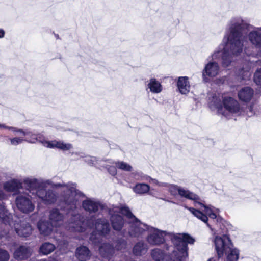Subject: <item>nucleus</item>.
Instances as JSON below:
<instances>
[{
	"label": "nucleus",
	"instance_id": "1",
	"mask_svg": "<svg viewBox=\"0 0 261 261\" xmlns=\"http://www.w3.org/2000/svg\"><path fill=\"white\" fill-rule=\"evenodd\" d=\"M23 183L28 191H34L35 189H46L47 185L51 186L54 188H63L64 194L62 195V200L64 204V208L68 211L71 216L69 221L65 224L67 230L82 232L85 231L87 228H95L98 233L93 232L90 237V242L94 245H98L100 242L101 237L110 232V227L107 220L103 218L95 219L94 216L84 219L79 213L80 201L85 195L76 189L75 184H54L50 179L43 180L34 177L25 178Z\"/></svg>",
	"mask_w": 261,
	"mask_h": 261
},
{
	"label": "nucleus",
	"instance_id": "38",
	"mask_svg": "<svg viewBox=\"0 0 261 261\" xmlns=\"http://www.w3.org/2000/svg\"><path fill=\"white\" fill-rule=\"evenodd\" d=\"M254 81L257 85H261V68L254 73Z\"/></svg>",
	"mask_w": 261,
	"mask_h": 261
},
{
	"label": "nucleus",
	"instance_id": "27",
	"mask_svg": "<svg viewBox=\"0 0 261 261\" xmlns=\"http://www.w3.org/2000/svg\"><path fill=\"white\" fill-rule=\"evenodd\" d=\"M75 255L79 260L86 261L89 259L91 253L87 247L82 246L76 249Z\"/></svg>",
	"mask_w": 261,
	"mask_h": 261
},
{
	"label": "nucleus",
	"instance_id": "48",
	"mask_svg": "<svg viewBox=\"0 0 261 261\" xmlns=\"http://www.w3.org/2000/svg\"><path fill=\"white\" fill-rule=\"evenodd\" d=\"M246 53L247 55H249V54L248 53H247L246 52H245Z\"/></svg>",
	"mask_w": 261,
	"mask_h": 261
},
{
	"label": "nucleus",
	"instance_id": "22",
	"mask_svg": "<svg viewBox=\"0 0 261 261\" xmlns=\"http://www.w3.org/2000/svg\"><path fill=\"white\" fill-rule=\"evenodd\" d=\"M254 94V91L249 87L241 89L238 92V97L240 100L247 102L250 101Z\"/></svg>",
	"mask_w": 261,
	"mask_h": 261
},
{
	"label": "nucleus",
	"instance_id": "15",
	"mask_svg": "<svg viewBox=\"0 0 261 261\" xmlns=\"http://www.w3.org/2000/svg\"><path fill=\"white\" fill-rule=\"evenodd\" d=\"M247 37L253 45L261 49V27L255 28L248 33Z\"/></svg>",
	"mask_w": 261,
	"mask_h": 261
},
{
	"label": "nucleus",
	"instance_id": "21",
	"mask_svg": "<svg viewBox=\"0 0 261 261\" xmlns=\"http://www.w3.org/2000/svg\"><path fill=\"white\" fill-rule=\"evenodd\" d=\"M38 228L40 233L44 236H48L53 231V227L50 223H49L47 221L40 220L37 224Z\"/></svg>",
	"mask_w": 261,
	"mask_h": 261
},
{
	"label": "nucleus",
	"instance_id": "9",
	"mask_svg": "<svg viewBox=\"0 0 261 261\" xmlns=\"http://www.w3.org/2000/svg\"><path fill=\"white\" fill-rule=\"evenodd\" d=\"M15 202L18 208L24 213L32 212L35 208V205L25 194H19L16 198Z\"/></svg>",
	"mask_w": 261,
	"mask_h": 261
},
{
	"label": "nucleus",
	"instance_id": "34",
	"mask_svg": "<svg viewBox=\"0 0 261 261\" xmlns=\"http://www.w3.org/2000/svg\"><path fill=\"white\" fill-rule=\"evenodd\" d=\"M251 76V72L248 68L246 69L243 68L239 72V76L240 79L243 80H246L250 78Z\"/></svg>",
	"mask_w": 261,
	"mask_h": 261
},
{
	"label": "nucleus",
	"instance_id": "37",
	"mask_svg": "<svg viewBox=\"0 0 261 261\" xmlns=\"http://www.w3.org/2000/svg\"><path fill=\"white\" fill-rule=\"evenodd\" d=\"M10 255L8 251L0 249V261H8Z\"/></svg>",
	"mask_w": 261,
	"mask_h": 261
},
{
	"label": "nucleus",
	"instance_id": "25",
	"mask_svg": "<svg viewBox=\"0 0 261 261\" xmlns=\"http://www.w3.org/2000/svg\"><path fill=\"white\" fill-rule=\"evenodd\" d=\"M179 195L188 199L193 200L197 204H200V198L195 193L186 188L180 187Z\"/></svg>",
	"mask_w": 261,
	"mask_h": 261
},
{
	"label": "nucleus",
	"instance_id": "3",
	"mask_svg": "<svg viewBox=\"0 0 261 261\" xmlns=\"http://www.w3.org/2000/svg\"><path fill=\"white\" fill-rule=\"evenodd\" d=\"M145 232H147L146 241L151 245H160L163 244L165 241L164 237L169 236L174 246L179 251L181 258L188 256L187 244H193L195 242V239L188 234L168 232L140 221L135 223L129 232V236L135 238H142Z\"/></svg>",
	"mask_w": 261,
	"mask_h": 261
},
{
	"label": "nucleus",
	"instance_id": "40",
	"mask_svg": "<svg viewBox=\"0 0 261 261\" xmlns=\"http://www.w3.org/2000/svg\"><path fill=\"white\" fill-rule=\"evenodd\" d=\"M256 108L254 105H252L248 107L246 110V115L248 117H251L254 115H257V113L254 111L255 109Z\"/></svg>",
	"mask_w": 261,
	"mask_h": 261
},
{
	"label": "nucleus",
	"instance_id": "8",
	"mask_svg": "<svg viewBox=\"0 0 261 261\" xmlns=\"http://www.w3.org/2000/svg\"><path fill=\"white\" fill-rule=\"evenodd\" d=\"M33 195H36L44 204H51L56 202L58 198L57 193L53 190L45 188L35 189L34 191H29Z\"/></svg>",
	"mask_w": 261,
	"mask_h": 261
},
{
	"label": "nucleus",
	"instance_id": "31",
	"mask_svg": "<svg viewBox=\"0 0 261 261\" xmlns=\"http://www.w3.org/2000/svg\"><path fill=\"white\" fill-rule=\"evenodd\" d=\"M168 186H165L164 187L168 188V191L171 195L175 196L177 194H179V191L180 189V187L176 185L169 184L167 183Z\"/></svg>",
	"mask_w": 261,
	"mask_h": 261
},
{
	"label": "nucleus",
	"instance_id": "29",
	"mask_svg": "<svg viewBox=\"0 0 261 261\" xmlns=\"http://www.w3.org/2000/svg\"><path fill=\"white\" fill-rule=\"evenodd\" d=\"M150 186L146 184L138 183L133 187V191L138 194L143 195L148 193Z\"/></svg>",
	"mask_w": 261,
	"mask_h": 261
},
{
	"label": "nucleus",
	"instance_id": "47",
	"mask_svg": "<svg viewBox=\"0 0 261 261\" xmlns=\"http://www.w3.org/2000/svg\"><path fill=\"white\" fill-rule=\"evenodd\" d=\"M2 126H4V125H3V124H0V129H1V127H2Z\"/></svg>",
	"mask_w": 261,
	"mask_h": 261
},
{
	"label": "nucleus",
	"instance_id": "19",
	"mask_svg": "<svg viewBox=\"0 0 261 261\" xmlns=\"http://www.w3.org/2000/svg\"><path fill=\"white\" fill-rule=\"evenodd\" d=\"M22 182L17 179H12L3 184V189L7 192H15L22 188Z\"/></svg>",
	"mask_w": 261,
	"mask_h": 261
},
{
	"label": "nucleus",
	"instance_id": "42",
	"mask_svg": "<svg viewBox=\"0 0 261 261\" xmlns=\"http://www.w3.org/2000/svg\"><path fill=\"white\" fill-rule=\"evenodd\" d=\"M108 170L110 174L113 176H115L117 174V170L115 167L111 166L108 168Z\"/></svg>",
	"mask_w": 261,
	"mask_h": 261
},
{
	"label": "nucleus",
	"instance_id": "46",
	"mask_svg": "<svg viewBox=\"0 0 261 261\" xmlns=\"http://www.w3.org/2000/svg\"><path fill=\"white\" fill-rule=\"evenodd\" d=\"M224 81V80L223 79H222V80H221V83H223Z\"/></svg>",
	"mask_w": 261,
	"mask_h": 261
},
{
	"label": "nucleus",
	"instance_id": "45",
	"mask_svg": "<svg viewBox=\"0 0 261 261\" xmlns=\"http://www.w3.org/2000/svg\"><path fill=\"white\" fill-rule=\"evenodd\" d=\"M207 261H216V258H211Z\"/></svg>",
	"mask_w": 261,
	"mask_h": 261
},
{
	"label": "nucleus",
	"instance_id": "7",
	"mask_svg": "<svg viewBox=\"0 0 261 261\" xmlns=\"http://www.w3.org/2000/svg\"><path fill=\"white\" fill-rule=\"evenodd\" d=\"M167 250H171L172 253L166 254L161 249L156 248L151 251V256L154 261H186L188 256L184 258L180 257V254L179 251L172 246L167 247Z\"/></svg>",
	"mask_w": 261,
	"mask_h": 261
},
{
	"label": "nucleus",
	"instance_id": "23",
	"mask_svg": "<svg viewBox=\"0 0 261 261\" xmlns=\"http://www.w3.org/2000/svg\"><path fill=\"white\" fill-rule=\"evenodd\" d=\"M31 255V250L29 248L21 246L14 252V257L17 259H24L28 258Z\"/></svg>",
	"mask_w": 261,
	"mask_h": 261
},
{
	"label": "nucleus",
	"instance_id": "26",
	"mask_svg": "<svg viewBox=\"0 0 261 261\" xmlns=\"http://www.w3.org/2000/svg\"><path fill=\"white\" fill-rule=\"evenodd\" d=\"M99 253L103 258L109 259L114 253V248L108 243H105L100 246Z\"/></svg>",
	"mask_w": 261,
	"mask_h": 261
},
{
	"label": "nucleus",
	"instance_id": "32",
	"mask_svg": "<svg viewBox=\"0 0 261 261\" xmlns=\"http://www.w3.org/2000/svg\"><path fill=\"white\" fill-rule=\"evenodd\" d=\"M28 130L30 132V134L28 136H25V141L30 143H35L39 139H40V135L39 134H36L29 130Z\"/></svg>",
	"mask_w": 261,
	"mask_h": 261
},
{
	"label": "nucleus",
	"instance_id": "20",
	"mask_svg": "<svg viewBox=\"0 0 261 261\" xmlns=\"http://www.w3.org/2000/svg\"><path fill=\"white\" fill-rule=\"evenodd\" d=\"M111 221L113 228L116 231H120L124 225V220L119 215L112 212Z\"/></svg>",
	"mask_w": 261,
	"mask_h": 261
},
{
	"label": "nucleus",
	"instance_id": "39",
	"mask_svg": "<svg viewBox=\"0 0 261 261\" xmlns=\"http://www.w3.org/2000/svg\"><path fill=\"white\" fill-rule=\"evenodd\" d=\"M134 178L137 180H145V177L146 175H143L141 172H134L132 173Z\"/></svg>",
	"mask_w": 261,
	"mask_h": 261
},
{
	"label": "nucleus",
	"instance_id": "24",
	"mask_svg": "<svg viewBox=\"0 0 261 261\" xmlns=\"http://www.w3.org/2000/svg\"><path fill=\"white\" fill-rule=\"evenodd\" d=\"M147 88L152 93H160L163 90L162 85L160 82L155 78H151L148 81Z\"/></svg>",
	"mask_w": 261,
	"mask_h": 261
},
{
	"label": "nucleus",
	"instance_id": "33",
	"mask_svg": "<svg viewBox=\"0 0 261 261\" xmlns=\"http://www.w3.org/2000/svg\"><path fill=\"white\" fill-rule=\"evenodd\" d=\"M115 164L116 167L125 171H131L132 170L130 165L122 161L116 162Z\"/></svg>",
	"mask_w": 261,
	"mask_h": 261
},
{
	"label": "nucleus",
	"instance_id": "5",
	"mask_svg": "<svg viewBox=\"0 0 261 261\" xmlns=\"http://www.w3.org/2000/svg\"><path fill=\"white\" fill-rule=\"evenodd\" d=\"M215 249L218 258L225 254L226 261H238L240 255L239 250L235 247L227 235L217 236L214 239Z\"/></svg>",
	"mask_w": 261,
	"mask_h": 261
},
{
	"label": "nucleus",
	"instance_id": "16",
	"mask_svg": "<svg viewBox=\"0 0 261 261\" xmlns=\"http://www.w3.org/2000/svg\"><path fill=\"white\" fill-rule=\"evenodd\" d=\"M44 146L50 148H58L63 151H67L72 148L70 143H66L63 141L54 140L51 141H45L43 142Z\"/></svg>",
	"mask_w": 261,
	"mask_h": 261
},
{
	"label": "nucleus",
	"instance_id": "35",
	"mask_svg": "<svg viewBox=\"0 0 261 261\" xmlns=\"http://www.w3.org/2000/svg\"><path fill=\"white\" fill-rule=\"evenodd\" d=\"M145 177V180L149 181V182L153 185L157 186L160 187H164L165 186H168L167 182H160L156 179H153L149 176H144Z\"/></svg>",
	"mask_w": 261,
	"mask_h": 261
},
{
	"label": "nucleus",
	"instance_id": "36",
	"mask_svg": "<svg viewBox=\"0 0 261 261\" xmlns=\"http://www.w3.org/2000/svg\"><path fill=\"white\" fill-rule=\"evenodd\" d=\"M127 246V242L124 239L118 240L115 248L117 250L125 249Z\"/></svg>",
	"mask_w": 261,
	"mask_h": 261
},
{
	"label": "nucleus",
	"instance_id": "30",
	"mask_svg": "<svg viewBox=\"0 0 261 261\" xmlns=\"http://www.w3.org/2000/svg\"><path fill=\"white\" fill-rule=\"evenodd\" d=\"M56 248L55 245L49 242L43 243L40 247V253L43 255H48L53 252Z\"/></svg>",
	"mask_w": 261,
	"mask_h": 261
},
{
	"label": "nucleus",
	"instance_id": "10",
	"mask_svg": "<svg viewBox=\"0 0 261 261\" xmlns=\"http://www.w3.org/2000/svg\"><path fill=\"white\" fill-rule=\"evenodd\" d=\"M198 204L202 206V207L204 208L203 210V211L205 213V214H204L201 211L192 207H188L186 206V208L188 209L189 211L197 218L201 220L203 222L207 224V226L210 229L213 230L211 226L207 223L208 218L206 215H210L213 212H216V211H217V209L215 208L214 207H212L211 206H206L203 204L201 202L200 204Z\"/></svg>",
	"mask_w": 261,
	"mask_h": 261
},
{
	"label": "nucleus",
	"instance_id": "4",
	"mask_svg": "<svg viewBox=\"0 0 261 261\" xmlns=\"http://www.w3.org/2000/svg\"><path fill=\"white\" fill-rule=\"evenodd\" d=\"M211 109H217L218 113L226 118H229L230 114L241 115L243 111L237 100L228 96L223 97L219 94H215L209 102Z\"/></svg>",
	"mask_w": 261,
	"mask_h": 261
},
{
	"label": "nucleus",
	"instance_id": "28",
	"mask_svg": "<svg viewBox=\"0 0 261 261\" xmlns=\"http://www.w3.org/2000/svg\"><path fill=\"white\" fill-rule=\"evenodd\" d=\"M148 250L147 245L142 241L138 242L134 246L133 253L136 256L145 254Z\"/></svg>",
	"mask_w": 261,
	"mask_h": 261
},
{
	"label": "nucleus",
	"instance_id": "18",
	"mask_svg": "<svg viewBox=\"0 0 261 261\" xmlns=\"http://www.w3.org/2000/svg\"><path fill=\"white\" fill-rule=\"evenodd\" d=\"M49 219L53 225L58 227L62 224L64 216L58 209L53 208L50 212Z\"/></svg>",
	"mask_w": 261,
	"mask_h": 261
},
{
	"label": "nucleus",
	"instance_id": "11",
	"mask_svg": "<svg viewBox=\"0 0 261 261\" xmlns=\"http://www.w3.org/2000/svg\"><path fill=\"white\" fill-rule=\"evenodd\" d=\"M1 128L10 129L14 132V135L16 136L12 138H9L11 144L13 146H16L22 143L25 141V136H28L30 134V132L28 130H24L21 129H18L16 127L6 126L4 125Z\"/></svg>",
	"mask_w": 261,
	"mask_h": 261
},
{
	"label": "nucleus",
	"instance_id": "2",
	"mask_svg": "<svg viewBox=\"0 0 261 261\" xmlns=\"http://www.w3.org/2000/svg\"><path fill=\"white\" fill-rule=\"evenodd\" d=\"M250 26L241 17L231 18L227 23L221 44L212 55V60H218L221 57L222 66H229L234 61V58L239 57L243 53L244 43L247 41V37L243 32Z\"/></svg>",
	"mask_w": 261,
	"mask_h": 261
},
{
	"label": "nucleus",
	"instance_id": "17",
	"mask_svg": "<svg viewBox=\"0 0 261 261\" xmlns=\"http://www.w3.org/2000/svg\"><path fill=\"white\" fill-rule=\"evenodd\" d=\"M177 86L179 92L181 94H188L190 90L189 78L187 76H180L178 77Z\"/></svg>",
	"mask_w": 261,
	"mask_h": 261
},
{
	"label": "nucleus",
	"instance_id": "12",
	"mask_svg": "<svg viewBox=\"0 0 261 261\" xmlns=\"http://www.w3.org/2000/svg\"><path fill=\"white\" fill-rule=\"evenodd\" d=\"M112 212L116 214H121L126 216L129 219V223L130 224L129 228L128 230V233L131 231L133 225L136 223V222L140 221L137 218H136L132 212L130 211L128 207L126 206H113L112 208H110L109 211L110 214H112Z\"/></svg>",
	"mask_w": 261,
	"mask_h": 261
},
{
	"label": "nucleus",
	"instance_id": "41",
	"mask_svg": "<svg viewBox=\"0 0 261 261\" xmlns=\"http://www.w3.org/2000/svg\"><path fill=\"white\" fill-rule=\"evenodd\" d=\"M84 161L90 165H94L96 162V159L93 156H85Z\"/></svg>",
	"mask_w": 261,
	"mask_h": 261
},
{
	"label": "nucleus",
	"instance_id": "6",
	"mask_svg": "<svg viewBox=\"0 0 261 261\" xmlns=\"http://www.w3.org/2000/svg\"><path fill=\"white\" fill-rule=\"evenodd\" d=\"M0 220L4 224H8L11 228H14L18 236L27 237L31 233L32 228L30 225L25 221H20L19 223L16 220H14L4 205L0 204Z\"/></svg>",
	"mask_w": 261,
	"mask_h": 261
},
{
	"label": "nucleus",
	"instance_id": "13",
	"mask_svg": "<svg viewBox=\"0 0 261 261\" xmlns=\"http://www.w3.org/2000/svg\"><path fill=\"white\" fill-rule=\"evenodd\" d=\"M83 208L90 214L97 213L103 206L101 203L94 198H87L82 203Z\"/></svg>",
	"mask_w": 261,
	"mask_h": 261
},
{
	"label": "nucleus",
	"instance_id": "43",
	"mask_svg": "<svg viewBox=\"0 0 261 261\" xmlns=\"http://www.w3.org/2000/svg\"><path fill=\"white\" fill-rule=\"evenodd\" d=\"M5 32L3 29H0V38H2L4 37Z\"/></svg>",
	"mask_w": 261,
	"mask_h": 261
},
{
	"label": "nucleus",
	"instance_id": "44",
	"mask_svg": "<svg viewBox=\"0 0 261 261\" xmlns=\"http://www.w3.org/2000/svg\"><path fill=\"white\" fill-rule=\"evenodd\" d=\"M208 216L210 217V218L213 219H215L217 217L215 212H213L212 214H211L210 215H208Z\"/></svg>",
	"mask_w": 261,
	"mask_h": 261
},
{
	"label": "nucleus",
	"instance_id": "14",
	"mask_svg": "<svg viewBox=\"0 0 261 261\" xmlns=\"http://www.w3.org/2000/svg\"><path fill=\"white\" fill-rule=\"evenodd\" d=\"M219 72V66L218 63L215 61H210L205 66L202 71L203 80L206 81V76L210 77H214L217 76Z\"/></svg>",
	"mask_w": 261,
	"mask_h": 261
}]
</instances>
